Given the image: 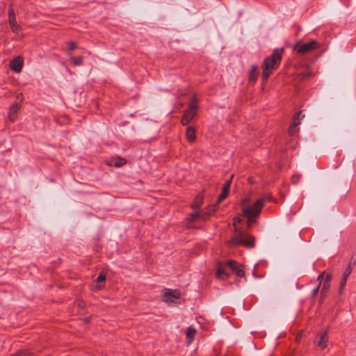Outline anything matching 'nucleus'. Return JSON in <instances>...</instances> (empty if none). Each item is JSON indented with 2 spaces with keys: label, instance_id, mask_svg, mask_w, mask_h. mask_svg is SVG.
<instances>
[{
  "label": "nucleus",
  "instance_id": "1",
  "mask_svg": "<svg viewBox=\"0 0 356 356\" xmlns=\"http://www.w3.org/2000/svg\"><path fill=\"white\" fill-rule=\"evenodd\" d=\"M242 212L250 221L253 218H258L261 213L262 206L261 200H257L254 202H252L251 197L246 196L243 197L241 202Z\"/></svg>",
  "mask_w": 356,
  "mask_h": 356
},
{
  "label": "nucleus",
  "instance_id": "2",
  "mask_svg": "<svg viewBox=\"0 0 356 356\" xmlns=\"http://www.w3.org/2000/svg\"><path fill=\"white\" fill-rule=\"evenodd\" d=\"M283 49H277L274 51L273 55L265 59L264 62V70L262 78L264 81H267L273 70L276 69L281 60Z\"/></svg>",
  "mask_w": 356,
  "mask_h": 356
},
{
  "label": "nucleus",
  "instance_id": "3",
  "mask_svg": "<svg viewBox=\"0 0 356 356\" xmlns=\"http://www.w3.org/2000/svg\"><path fill=\"white\" fill-rule=\"evenodd\" d=\"M230 243L232 245H241L246 248H252L254 244V238L252 236L243 232H237L233 236Z\"/></svg>",
  "mask_w": 356,
  "mask_h": 356
},
{
  "label": "nucleus",
  "instance_id": "4",
  "mask_svg": "<svg viewBox=\"0 0 356 356\" xmlns=\"http://www.w3.org/2000/svg\"><path fill=\"white\" fill-rule=\"evenodd\" d=\"M227 195H228V192L222 190L220 195H219V197L218 198V202H217L216 204L209 206L207 209V211L202 213L195 212V213L191 214V216H190L191 220H193L197 217H201L202 219H205L207 217L213 214L216 209L217 204L218 203H220L222 200H224L227 196Z\"/></svg>",
  "mask_w": 356,
  "mask_h": 356
},
{
  "label": "nucleus",
  "instance_id": "5",
  "mask_svg": "<svg viewBox=\"0 0 356 356\" xmlns=\"http://www.w3.org/2000/svg\"><path fill=\"white\" fill-rule=\"evenodd\" d=\"M197 101L195 97H193L190 103V106L188 110L184 113L181 122L183 125L188 124L196 115V111L197 109Z\"/></svg>",
  "mask_w": 356,
  "mask_h": 356
},
{
  "label": "nucleus",
  "instance_id": "6",
  "mask_svg": "<svg viewBox=\"0 0 356 356\" xmlns=\"http://www.w3.org/2000/svg\"><path fill=\"white\" fill-rule=\"evenodd\" d=\"M179 298L180 292L178 290L165 289L162 291L161 299L168 304L175 302Z\"/></svg>",
  "mask_w": 356,
  "mask_h": 356
},
{
  "label": "nucleus",
  "instance_id": "7",
  "mask_svg": "<svg viewBox=\"0 0 356 356\" xmlns=\"http://www.w3.org/2000/svg\"><path fill=\"white\" fill-rule=\"evenodd\" d=\"M319 47V44L316 40H312L308 43L302 44H296L294 49L298 53L305 54L312 50L316 49Z\"/></svg>",
  "mask_w": 356,
  "mask_h": 356
},
{
  "label": "nucleus",
  "instance_id": "8",
  "mask_svg": "<svg viewBox=\"0 0 356 356\" xmlns=\"http://www.w3.org/2000/svg\"><path fill=\"white\" fill-rule=\"evenodd\" d=\"M24 65V58L21 56L15 57L10 62V68L12 71L19 73L21 72Z\"/></svg>",
  "mask_w": 356,
  "mask_h": 356
},
{
  "label": "nucleus",
  "instance_id": "9",
  "mask_svg": "<svg viewBox=\"0 0 356 356\" xmlns=\"http://www.w3.org/2000/svg\"><path fill=\"white\" fill-rule=\"evenodd\" d=\"M315 343L321 349H324L327 346L328 338L327 331H322L316 337Z\"/></svg>",
  "mask_w": 356,
  "mask_h": 356
},
{
  "label": "nucleus",
  "instance_id": "10",
  "mask_svg": "<svg viewBox=\"0 0 356 356\" xmlns=\"http://www.w3.org/2000/svg\"><path fill=\"white\" fill-rule=\"evenodd\" d=\"M227 264L238 277H241L244 275L243 267L241 264L233 260L229 261Z\"/></svg>",
  "mask_w": 356,
  "mask_h": 356
},
{
  "label": "nucleus",
  "instance_id": "11",
  "mask_svg": "<svg viewBox=\"0 0 356 356\" xmlns=\"http://www.w3.org/2000/svg\"><path fill=\"white\" fill-rule=\"evenodd\" d=\"M353 270L352 266L350 264L348 266L345 271L343 272V277L340 281V286L339 292V293H342L344 286L346 284L348 277L350 275Z\"/></svg>",
  "mask_w": 356,
  "mask_h": 356
},
{
  "label": "nucleus",
  "instance_id": "12",
  "mask_svg": "<svg viewBox=\"0 0 356 356\" xmlns=\"http://www.w3.org/2000/svg\"><path fill=\"white\" fill-rule=\"evenodd\" d=\"M21 107L20 103H13L9 108L8 118L10 121L13 122L16 120L17 115V113Z\"/></svg>",
  "mask_w": 356,
  "mask_h": 356
},
{
  "label": "nucleus",
  "instance_id": "13",
  "mask_svg": "<svg viewBox=\"0 0 356 356\" xmlns=\"http://www.w3.org/2000/svg\"><path fill=\"white\" fill-rule=\"evenodd\" d=\"M106 275L104 273L101 272L97 279L95 280L93 284V289L95 290H100L104 287V282L106 280Z\"/></svg>",
  "mask_w": 356,
  "mask_h": 356
},
{
  "label": "nucleus",
  "instance_id": "14",
  "mask_svg": "<svg viewBox=\"0 0 356 356\" xmlns=\"http://www.w3.org/2000/svg\"><path fill=\"white\" fill-rule=\"evenodd\" d=\"M127 163V161L121 157L115 156L112 157L108 161H106V164L109 166H115L117 168H120L124 165Z\"/></svg>",
  "mask_w": 356,
  "mask_h": 356
},
{
  "label": "nucleus",
  "instance_id": "15",
  "mask_svg": "<svg viewBox=\"0 0 356 356\" xmlns=\"http://www.w3.org/2000/svg\"><path fill=\"white\" fill-rule=\"evenodd\" d=\"M216 277L221 280H225L229 277V274L226 272V264H218L216 270Z\"/></svg>",
  "mask_w": 356,
  "mask_h": 356
},
{
  "label": "nucleus",
  "instance_id": "16",
  "mask_svg": "<svg viewBox=\"0 0 356 356\" xmlns=\"http://www.w3.org/2000/svg\"><path fill=\"white\" fill-rule=\"evenodd\" d=\"M196 329L192 326L188 327L186 331V339L187 343L189 345L193 340L195 334H196Z\"/></svg>",
  "mask_w": 356,
  "mask_h": 356
},
{
  "label": "nucleus",
  "instance_id": "17",
  "mask_svg": "<svg viewBox=\"0 0 356 356\" xmlns=\"http://www.w3.org/2000/svg\"><path fill=\"white\" fill-rule=\"evenodd\" d=\"M332 276L330 274H327L323 281L322 289H321V294L325 295L329 288L330 287V282H331Z\"/></svg>",
  "mask_w": 356,
  "mask_h": 356
},
{
  "label": "nucleus",
  "instance_id": "18",
  "mask_svg": "<svg viewBox=\"0 0 356 356\" xmlns=\"http://www.w3.org/2000/svg\"><path fill=\"white\" fill-rule=\"evenodd\" d=\"M186 138L188 141L193 142L195 139V129L191 127H188L186 129Z\"/></svg>",
  "mask_w": 356,
  "mask_h": 356
},
{
  "label": "nucleus",
  "instance_id": "19",
  "mask_svg": "<svg viewBox=\"0 0 356 356\" xmlns=\"http://www.w3.org/2000/svg\"><path fill=\"white\" fill-rule=\"evenodd\" d=\"M304 115H302V112L300 111L296 113V116L293 118V122H291V125H293L294 127H298L300 123V118H303Z\"/></svg>",
  "mask_w": 356,
  "mask_h": 356
},
{
  "label": "nucleus",
  "instance_id": "20",
  "mask_svg": "<svg viewBox=\"0 0 356 356\" xmlns=\"http://www.w3.org/2000/svg\"><path fill=\"white\" fill-rule=\"evenodd\" d=\"M8 22L13 31L16 32L19 30L20 27L17 22L16 18L8 19Z\"/></svg>",
  "mask_w": 356,
  "mask_h": 356
},
{
  "label": "nucleus",
  "instance_id": "21",
  "mask_svg": "<svg viewBox=\"0 0 356 356\" xmlns=\"http://www.w3.org/2000/svg\"><path fill=\"white\" fill-rule=\"evenodd\" d=\"M70 60L74 65L79 66V65H82V63H83V56H80L78 57L71 56Z\"/></svg>",
  "mask_w": 356,
  "mask_h": 356
},
{
  "label": "nucleus",
  "instance_id": "22",
  "mask_svg": "<svg viewBox=\"0 0 356 356\" xmlns=\"http://www.w3.org/2000/svg\"><path fill=\"white\" fill-rule=\"evenodd\" d=\"M202 203V198L200 197H197L195 200L193 204H192V208L195 210L198 209L201 207Z\"/></svg>",
  "mask_w": 356,
  "mask_h": 356
},
{
  "label": "nucleus",
  "instance_id": "23",
  "mask_svg": "<svg viewBox=\"0 0 356 356\" xmlns=\"http://www.w3.org/2000/svg\"><path fill=\"white\" fill-rule=\"evenodd\" d=\"M256 70H257V66L252 65L251 68H250V80L252 81H254L256 79V76H255Z\"/></svg>",
  "mask_w": 356,
  "mask_h": 356
},
{
  "label": "nucleus",
  "instance_id": "24",
  "mask_svg": "<svg viewBox=\"0 0 356 356\" xmlns=\"http://www.w3.org/2000/svg\"><path fill=\"white\" fill-rule=\"evenodd\" d=\"M272 195L270 194H266L261 197V198L258 199V200H261L262 206L264 207L265 203L268 201H271Z\"/></svg>",
  "mask_w": 356,
  "mask_h": 356
},
{
  "label": "nucleus",
  "instance_id": "25",
  "mask_svg": "<svg viewBox=\"0 0 356 356\" xmlns=\"http://www.w3.org/2000/svg\"><path fill=\"white\" fill-rule=\"evenodd\" d=\"M13 18H16L15 17V10L13 8V6L10 5L9 6V9H8V19H13Z\"/></svg>",
  "mask_w": 356,
  "mask_h": 356
},
{
  "label": "nucleus",
  "instance_id": "26",
  "mask_svg": "<svg viewBox=\"0 0 356 356\" xmlns=\"http://www.w3.org/2000/svg\"><path fill=\"white\" fill-rule=\"evenodd\" d=\"M231 182H232V179H231L227 180L225 181V183L224 184L222 190L229 193V187H230V185H231Z\"/></svg>",
  "mask_w": 356,
  "mask_h": 356
},
{
  "label": "nucleus",
  "instance_id": "27",
  "mask_svg": "<svg viewBox=\"0 0 356 356\" xmlns=\"http://www.w3.org/2000/svg\"><path fill=\"white\" fill-rule=\"evenodd\" d=\"M68 49L70 51H73L77 48L76 44L74 41H70L67 42Z\"/></svg>",
  "mask_w": 356,
  "mask_h": 356
},
{
  "label": "nucleus",
  "instance_id": "28",
  "mask_svg": "<svg viewBox=\"0 0 356 356\" xmlns=\"http://www.w3.org/2000/svg\"><path fill=\"white\" fill-rule=\"evenodd\" d=\"M298 131V128L296 127H294L293 125H290L288 132L291 136H293Z\"/></svg>",
  "mask_w": 356,
  "mask_h": 356
},
{
  "label": "nucleus",
  "instance_id": "29",
  "mask_svg": "<svg viewBox=\"0 0 356 356\" xmlns=\"http://www.w3.org/2000/svg\"><path fill=\"white\" fill-rule=\"evenodd\" d=\"M31 353L27 350H21L15 354V356H30Z\"/></svg>",
  "mask_w": 356,
  "mask_h": 356
},
{
  "label": "nucleus",
  "instance_id": "30",
  "mask_svg": "<svg viewBox=\"0 0 356 356\" xmlns=\"http://www.w3.org/2000/svg\"><path fill=\"white\" fill-rule=\"evenodd\" d=\"M319 287H320V284H318V286H317V287H316V288L313 290V291H312V296H316V294H317V293H318V292Z\"/></svg>",
  "mask_w": 356,
  "mask_h": 356
},
{
  "label": "nucleus",
  "instance_id": "31",
  "mask_svg": "<svg viewBox=\"0 0 356 356\" xmlns=\"http://www.w3.org/2000/svg\"><path fill=\"white\" fill-rule=\"evenodd\" d=\"M240 222L239 218H234V226L235 229H236V223Z\"/></svg>",
  "mask_w": 356,
  "mask_h": 356
},
{
  "label": "nucleus",
  "instance_id": "32",
  "mask_svg": "<svg viewBox=\"0 0 356 356\" xmlns=\"http://www.w3.org/2000/svg\"><path fill=\"white\" fill-rule=\"evenodd\" d=\"M254 219H255V218H253V219H252V220H251V221H250V220H249V219H248V227H251V226H252V223H254V222H255Z\"/></svg>",
  "mask_w": 356,
  "mask_h": 356
},
{
  "label": "nucleus",
  "instance_id": "33",
  "mask_svg": "<svg viewBox=\"0 0 356 356\" xmlns=\"http://www.w3.org/2000/svg\"><path fill=\"white\" fill-rule=\"evenodd\" d=\"M22 97H23L22 94V93H19V94H18V95H17V98L18 99H19V100H20V102H22Z\"/></svg>",
  "mask_w": 356,
  "mask_h": 356
},
{
  "label": "nucleus",
  "instance_id": "34",
  "mask_svg": "<svg viewBox=\"0 0 356 356\" xmlns=\"http://www.w3.org/2000/svg\"><path fill=\"white\" fill-rule=\"evenodd\" d=\"M323 273L320 274V275H318V280H322V279H323Z\"/></svg>",
  "mask_w": 356,
  "mask_h": 356
}]
</instances>
